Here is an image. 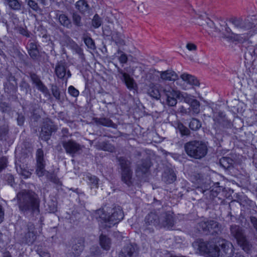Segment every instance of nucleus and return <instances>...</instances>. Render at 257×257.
Masks as SVG:
<instances>
[{
	"label": "nucleus",
	"instance_id": "nucleus-1",
	"mask_svg": "<svg viewBox=\"0 0 257 257\" xmlns=\"http://www.w3.org/2000/svg\"><path fill=\"white\" fill-rule=\"evenodd\" d=\"M200 252L211 257H232L233 254V246L228 241L218 238L209 241L198 240L193 243Z\"/></svg>",
	"mask_w": 257,
	"mask_h": 257
},
{
	"label": "nucleus",
	"instance_id": "nucleus-2",
	"mask_svg": "<svg viewBox=\"0 0 257 257\" xmlns=\"http://www.w3.org/2000/svg\"><path fill=\"white\" fill-rule=\"evenodd\" d=\"M17 199L21 211H29L36 214L39 213L40 200L38 195L34 192L22 190L18 193Z\"/></svg>",
	"mask_w": 257,
	"mask_h": 257
},
{
	"label": "nucleus",
	"instance_id": "nucleus-3",
	"mask_svg": "<svg viewBox=\"0 0 257 257\" xmlns=\"http://www.w3.org/2000/svg\"><path fill=\"white\" fill-rule=\"evenodd\" d=\"M95 216L98 221L104 224L105 227H111L123 218L124 214L122 209L117 207L111 210V214L108 213L107 210L99 209L96 211Z\"/></svg>",
	"mask_w": 257,
	"mask_h": 257
},
{
	"label": "nucleus",
	"instance_id": "nucleus-4",
	"mask_svg": "<svg viewBox=\"0 0 257 257\" xmlns=\"http://www.w3.org/2000/svg\"><path fill=\"white\" fill-rule=\"evenodd\" d=\"M186 154L191 158L200 159L207 154V148L205 143L201 141H190L184 146Z\"/></svg>",
	"mask_w": 257,
	"mask_h": 257
},
{
	"label": "nucleus",
	"instance_id": "nucleus-5",
	"mask_svg": "<svg viewBox=\"0 0 257 257\" xmlns=\"http://www.w3.org/2000/svg\"><path fill=\"white\" fill-rule=\"evenodd\" d=\"M229 22L233 25V32L231 35L239 36L244 39H248L254 33V31H249L245 20L240 18H233L229 20Z\"/></svg>",
	"mask_w": 257,
	"mask_h": 257
},
{
	"label": "nucleus",
	"instance_id": "nucleus-6",
	"mask_svg": "<svg viewBox=\"0 0 257 257\" xmlns=\"http://www.w3.org/2000/svg\"><path fill=\"white\" fill-rule=\"evenodd\" d=\"M230 234L236 239L238 244L246 252H248L251 245L246 239L244 230L237 225H232L230 227Z\"/></svg>",
	"mask_w": 257,
	"mask_h": 257
},
{
	"label": "nucleus",
	"instance_id": "nucleus-7",
	"mask_svg": "<svg viewBox=\"0 0 257 257\" xmlns=\"http://www.w3.org/2000/svg\"><path fill=\"white\" fill-rule=\"evenodd\" d=\"M162 95L164 97L166 104L170 106H174L179 99V90L175 88L171 84H166L161 87Z\"/></svg>",
	"mask_w": 257,
	"mask_h": 257
},
{
	"label": "nucleus",
	"instance_id": "nucleus-8",
	"mask_svg": "<svg viewBox=\"0 0 257 257\" xmlns=\"http://www.w3.org/2000/svg\"><path fill=\"white\" fill-rule=\"evenodd\" d=\"M121 169L122 181L128 186L132 184L133 171L131 168V162L123 157L118 159Z\"/></svg>",
	"mask_w": 257,
	"mask_h": 257
},
{
	"label": "nucleus",
	"instance_id": "nucleus-9",
	"mask_svg": "<svg viewBox=\"0 0 257 257\" xmlns=\"http://www.w3.org/2000/svg\"><path fill=\"white\" fill-rule=\"evenodd\" d=\"M103 33L104 35L111 36V40L115 43L118 48L126 45L124 35L116 29L113 28L112 30L110 27H106L103 29Z\"/></svg>",
	"mask_w": 257,
	"mask_h": 257
},
{
	"label": "nucleus",
	"instance_id": "nucleus-10",
	"mask_svg": "<svg viewBox=\"0 0 257 257\" xmlns=\"http://www.w3.org/2000/svg\"><path fill=\"white\" fill-rule=\"evenodd\" d=\"M181 81L177 82L180 88L187 90L189 89L187 84L192 86H199L200 85L199 80L194 76L188 73H183L180 75Z\"/></svg>",
	"mask_w": 257,
	"mask_h": 257
},
{
	"label": "nucleus",
	"instance_id": "nucleus-11",
	"mask_svg": "<svg viewBox=\"0 0 257 257\" xmlns=\"http://www.w3.org/2000/svg\"><path fill=\"white\" fill-rule=\"evenodd\" d=\"M61 144L65 149L66 153L69 154L72 156L81 151L82 146L77 143L75 141L72 139L69 140H62Z\"/></svg>",
	"mask_w": 257,
	"mask_h": 257
},
{
	"label": "nucleus",
	"instance_id": "nucleus-12",
	"mask_svg": "<svg viewBox=\"0 0 257 257\" xmlns=\"http://www.w3.org/2000/svg\"><path fill=\"white\" fill-rule=\"evenodd\" d=\"M45 161L44 159V153L42 149H38L36 153V174L42 177L45 174Z\"/></svg>",
	"mask_w": 257,
	"mask_h": 257
},
{
	"label": "nucleus",
	"instance_id": "nucleus-13",
	"mask_svg": "<svg viewBox=\"0 0 257 257\" xmlns=\"http://www.w3.org/2000/svg\"><path fill=\"white\" fill-rule=\"evenodd\" d=\"M160 227L170 228L173 226L174 220L172 213L163 212L160 214Z\"/></svg>",
	"mask_w": 257,
	"mask_h": 257
},
{
	"label": "nucleus",
	"instance_id": "nucleus-14",
	"mask_svg": "<svg viewBox=\"0 0 257 257\" xmlns=\"http://www.w3.org/2000/svg\"><path fill=\"white\" fill-rule=\"evenodd\" d=\"M55 73L57 77L60 79H63L65 77L68 79L71 75L69 70L66 71V65L62 62H60L56 65Z\"/></svg>",
	"mask_w": 257,
	"mask_h": 257
},
{
	"label": "nucleus",
	"instance_id": "nucleus-15",
	"mask_svg": "<svg viewBox=\"0 0 257 257\" xmlns=\"http://www.w3.org/2000/svg\"><path fill=\"white\" fill-rule=\"evenodd\" d=\"M215 32L220 33L223 37H229L231 34V30L227 27L225 21L220 20L216 24Z\"/></svg>",
	"mask_w": 257,
	"mask_h": 257
},
{
	"label": "nucleus",
	"instance_id": "nucleus-16",
	"mask_svg": "<svg viewBox=\"0 0 257 257\" xmlns=\"http://www.w3.org/2000/svg\"><path fill=\"white\" fill-rule=\"evenodd\" d=\"M160 214L157 212H151L146 217L145 222L147 225L160 226Z\"/></svg>",
	"mask_w": 257,
	"mask_h": 257
},
{
	"label": "nucleus",
	"instance_id": "nucleus-17",
	"mask_svg": "<svg viewBox=\"0 0 257 257\" xmlns=\"http://www.w3.org/2000/svg\"><path fill=\"white\" fill-rule=\"evenodd\" d=\"M160 78L163 81H175L178 79V75L174 71L168 70L159 72Z\"/></svg>",
	"mask_w": 257,
	"mask_h": 257
},
{
	"label": "nucleus",
	"instance_id": "nucleus-18",
	"mask_svg": "<svg viewBox=\"0 0 257 257\" xmlns=\"http://www.w3.org/2000/svg\"><path fill=\"white\" fill-rule=\"evenodd\" d=\"M150 167V162L148 160L143 161L138 163L136 170L137 175L142 176L148 172Z\"/></svg>",
	"mask_w": 257,
	"mask_h": 257
},
{
	"label": "nucleus",
	"instance_id": "nucleus-19",
	"mask_svg": "<svg viewBox=\"0 0 257 257\" xmlns=\"http://www.w3.org/2000/svg\"><path fill=\"white\" fill-rule=\"evenodd\" d=\"M36 238L34 226L31 224L28 227V231L25 235L24 241L26 243L32 244L34 242Z\"/></svg>",
	"mask_w": 257,
	"mask_h": 257
},
{
	"label": "nucleus",
	"instance_id": "nucleus-20",
	"mask_svg": "<svg viewBox=\"0 0 257 257\" xmlns=\"http://www.w3.org/2000/svg\"><path fill=\"white\" fill-rule=\"evenodd\" d=\"M135 251V246L130 244L121 249L119 253L118 257H134Z\"/></svg>",
	"mask_w": 257,
	"mask_h": 257
},
{
	"label": "nucleus",
	"instance_id": "nucleus-21",
	"mask_svg": "<svg viewBox=\"0 0 257 257\" xmlns=\"http://www.w3.org/2000/svg\"><path fill=\"white\" fill-rule=\"evenodd\" d=\"M161 86H164V85H160L159 88L158 87L154 84H150V87L148 90V93L152 97L159 99L162 95V92H161Z\"/></svg>",
	"mask_w": 257,
	"mask_h": 257
},
{
	"label": "nucleus",
	"instance_id": "nucleus-22",
	"mask_svg": "<svg viewBox=\"0 0 257 257\" xmlns=\"http://www.w3.org/2000/svg\"><path fill=\"white\" fill-rule=\"evenodd\" d=\"M115 67L117 68L118 72L122 75L124 82L127 87L129 89H133L134 88L135 81L134 79L131 77L128 74L123 72L122 70L120 69L117 65Z\"/></svg>",
	"mask_w": 257,
	"mask_h": 257
},
{
	"label": "nucleus",
	"instance_id": "nucleus-23",
	"mask_svg": "<svg viewBox=\"0 0 257 257\" xmlns=\"http://www.w3.org/2000/svg\"><path fill=\"white\" fill-rule=\"evenodd\" d=\"M84 248V241L83 240H79L77 243L74 244L72 248V253L74 257L79 256Z\"/></svg>",
	"mask_w": 257,
	"mask_h": 257
},
{
	"label": "nucleus",
	"instance_id": "nucleus-24",
	"mask_svg": "<svg viewBox=\"0 0 257 257\" xmlns=\"http://www.w3.org/2000/svg\"><path fill=\"white\" fill-rule=\"evenodd\" d=\"M249 31L257 26V15H249L245 19Z\"/></svg>",
	"mask_w": 257,
	"mask_h": 257
},
{
	"label": "nucleus",
	"instance_id": "nucleus-25",
	"mask_svg": "<svg viewBox=\"0 0 257 257\" xmlns=\"http://www.w3.org/2000/svg\"><path fill=\"white\" fill-rule=\"evenodd\" d=\"M176 175L171 170L166 171L163 175V179L167 183H172L176 180Z\"/></svg>",
	"mask_w": 257,
	"mask_h": 257
},
{
	"label": "nucleus",
	"instance_id": "nucleus-26",
	"mask_svg": "<svg viewBox=\"0 0 257 257\" xmlns=\"http://www.w3.org/2000/svg\"><path fill=\"white\" fill-rule=\"evenodd\" d=\"M208 227L209 230L207 232H210L213 234L220 232V227L219 223L216 221L213 220L208 221Z\"/></svg>",
	"mask_w": 257,
	"mask_h": 257
},
{
	"label": "nucleus",
	"instance_id": "nucleus-27",
	"mask_svg": "<svg viewBox=\"0 0 257 257\" xmlns=\"http://www.w3.org/2000/svg\"><path fill=\"white\" fill-rule=\"evenodd\" d=\"M76 8L82 14L89 10V6L85 0H79L75 4Z\"/></svg>",
	"mask_w": 257,
	"mask_h": 257
},
{
	"label": "nucleus",
	"instance_id": "nucleus-28",
	"mask_svg": "<svg viewBox=\"0 0 257 257\" xmlns=\"http://www.w3.org/2000/svg\"><path fill=\"white\" fill-rule=\"evenodd\" d=\"M99 243L101 247L105 250H108L110 248L111 241L105 235L101 234L99 237Z\"/></svg>",
	"mask_w": 257,
	"mask_h": 257
},
{
	"label": "nucleus",
	"instance_id": "nucleus-29",
	"mask_svg": "<svg viewBox=\"0 0 257 257\" xmlns=\"http://www.w3.org/2000/svg\"><path fill=\"white\" fill-rule=\"evenodd\" d=\"M57 16L58 21L61 25L67 28H71L72 26L71 23L70 19L67 16L64 14H60L59 15H57Z\"/></svg>",
	"mask_w": 257,
	"mask_h": 257
},
{
	"label": "nucleus",
	"instance_id": "nucleus-30",
	"mask_svg": "<svg viewBox=\"0 0 257 257\" xmlns=\"http://www.w3.org/2000/svg\"><path fill=\"white\" fill-rule=\"evenodd\" d=\"M202 25L209 34L216 32V25H215L213 22L211 20L208 19L205 23Z\"/></svg>",
	"mask_w": 257,
	"mask_h": 257
},
{
	"label": "nucleus",
	"instance_id": "nucleus-31",
	"mask_svg": "<svg viewBox=\"0 0 257 257\" xmlns=\"http://www.w3.org/2000/svg\"><path fill=\"white\" fill-rule=\"evenodd\" d=\"M179 99L183 100L184 101L190 104L194 99V96L186 92H183L179 90Z\"/></svg>",
	"mask_w": 257,
	"mask_h": 257
},
{
	"label": "nucleus",
	"instance_id": "nucleus-32",
	"mask_svg": "<svg viewBox=\"0 0 257 257\" xmlns=\"http://www.w3.org/2000/svg\"><path fill=\"white\" fill-rule=\"evenodd\" d=\"M95 122L97 124H100L106 126H113L112 121L106 118H96L95 119Z\"/></svg>",
	"mask_w": 257,
	"mask_h": 257
},
{
	"label": "nucleus",
	"instance_id": "nucleus-33",
	"mask_svg": "<svg viewBox=\"0 0 257 257\" xmlns=\"http://www.w3.org/2000/svg\"><path fill=\"white\" fill-rule=\"evenodd\" d=\"M52 132V128L48 126H44L42 128L41 136L45 140H47L50 138Z\"/></svg>",
	"mask_w": 257,
	"mask_h": 257
},
{
	"label": "nucleus",
	"instance_id": "nucleus-34",
	"mask_svg": "<svg viewBox=\"0 0 257 257\" xmlns=\"http://www.w3.org/2000/svg\"><path fill=\"white\" fill-rule=\"evenodd\" d=\"M10 8L15 11L21 9V4L18 0H6Z\"/></svg>",
	"mask_w": 257,
	"mask_h": 257
},
{
	"label": "nucleus",
	"instance_id": "nucleus-35",
	"mask_svg": "<svg viewBox=\"0 0 257 257\" xmlns=\"http://www.w3.org/2000/svg\"><path fill=\"white\" fill-rule=\"evenodd\" d=\"M190 106L194 114H197L200 112V103L197 100L194 99L190 104Z\"/></svg>",
	"mask_w": 257,
	"mask_h": 257
},
{
	"label": "nucleus",
	"instance_id": "nucleus-36",
	"mask_svg": "<svg viewBox=\"0 0 257 257\" xmlns=\"http://www.w3.org/2000/svg\"><path fill=\"white\" fill-rule=\"evenodd\" d=\"M189 126L191 130L196 131L201 127V123L197 119L193 118L190 122Z\"/></svg>",
	"mask_w": 257,
	"mask_h": 257
},
{
	"label": "nucleus",
	"instance_id": "nucleus-37",
	"mask_svg": "<svg viewBox=\"0 0 257 257\" xmlns=\"http://www.w3.org/2000/svg\"><path fill=\"white\" fill-rule=\"evenodd\" d=\"M17 171L20 175L24 176V178H28L31 175V172L25 168H22L21 166L17 167Z\"/></svg>",
	"mask_w": 257,
	"mask_h": 257
},
{
	"label": "nucleus",
	"instance_id": "nucleus-38",
	"mask_svg": "<svg viewBox=\"0 0 257 257\" xmlns=\"http://www.w3.org/2000/svg\"><path fill=\"white\" fill-rule=\"evenodd\" d=\"M102 24L101 18L97 14H95L92 20V25L95 28H99Z\"/></svg>",
	"mask_w": 257,
	"mask_h": 257
},
{
	"label": "nucleus",
	"instance_id": "nucleus-39",
	"mask_svg": "<svg viewBox=\"0 0 257 257\" xmlns=\"http://www.w3.org/2000/svg\"><path fill=\"white\" fill-rule=\"evenodd\" d=\"M28 5L35 12L41 11V9L38 3L33 0H26Z\"/></svg>",
	"mask_w": 257,
	"mask_h": 257
},
{
	"label": "nucleus",
	"instance_id": "nucleus-40",
	"mask_svg": "<svg viewBox=\"0 0 257 257\" xmlns=\"http://www.w3.org/2000/svg\"><path fill=\"white\" fill-rule=\"evenodd\" d=\"M72 21L74 24L77 27L82 26L81 17L77 13H73L72 15Z\"/></svg>",
	"mask_w": 257,
	"mask_h": 257
},
{
	"label": "nucleus",
	"instance_id": "nucleus-41",
	"mask_svg": "<svg viewBox=\"0 0 257 257\" xmlns=\"http://www.w3.org/2000/svg\"><path fill=\"white\" fill-rule=\"evenodd\" d=\"M177 128L179 130L182 135L188 136L190 134L189 130L181 123H178Z\"/></svg>",
	"mask_w": 257,
	"mask_h": 257
},
{
	"label": "nucleus",
	"instance_id": "nucleus-42",
	"mask_svg": "<svg viewBox=\"0 0 257 257\" xmlns=\"http://www.w3.org/2000/svg\"><path fill=\"white\" fill-rule=\"evenodd\" d=\"M208 221H202L198 223L197 228L199 231H203L205 232H207L208 231Z\"/></svg>",
	"mask_w": 257,
	"mask_h": 257
},
{
	"label": "nucleus",
	"instance_id": "nucleus-43",
	"mask_svg": "<svg viewBox=\"0 0 257 257\" xmlns=\"http://www.w3.org/2000/svg\"><path fill=\"white\" fill-rule=\"evenodd\" d=\"M87 178L89 181V183H90L93 186H94L96 188H98V179L95 176H92L90 174H89L87 176Z\"/></svg>",
	"mask_w": 257,
	"mask_h": 257
},
{
	"label": "nucleus",
	"instance_id": "nucleus-44",
	"mask_svg": "<svg viewBox=\"0 0 257 257\" xmlns=\"http://www.w3.org/2000/svg\"><path fill=\"white\" fill-rule=\"evenodd\" d=\"M37 252L41 257H50V253L41 247L38 248Z\"/></svg>",
	"mask_w": 257,
	"mask_h": 257
},
{
	"label": "nucleus",
	"instance_id": "nucleus-45",
	"mask_svg": "<svg viewBox=\"0 0 257 257\" xmlns=\"http://www.w3.org/2000/svg\"><path fill=\"white\" fill-rule=\"evenodd\" d=\"M68 92L72 96L76 97L79 95V92L73 86H70L68 88Z\"/></svg>",
	"mask_w": 257,
	"mask_h": 257
},
{
	"label": "nucleus",
	"instance_id": "nucleus-46",
	"mask_svg": "<svg viewBox=\"0 0 257 257\" xmlns=\"http://www.w3.org/2000/svg\"><path fill=\"white\" fill-rule=\"evenodd\" d=\"M84 42L87 46L92 49H94L95 45L93 40L90 37H87L84 39Z\"/></svg>",
	"mask_w": 257,
	"mask_h": 257
},
{
	"label": "nucleus",
	"instance_id": "nucleus-47",
	"mask_svg": "<svg viewBox=\"0 0 257 257\" xmlns=\"http://www.w3.org/2000/svg\"><path fill=\"white\" fill-rule=\"evenodd\" d=\"M8 160L6 157H3L0 158V173L7 166Z\"/></svg>",
	"mask_w": 257,
	"mask_h": 257
},
{
	"label": "nucleus",
	"instance_id": "nucleus-48",
	"mask_svg": "<svg viewBox=\"0 0 257 257\" xmlns=\"http://www.w3.org/2000/svg\"><path fill=\"white\" fill-rule=\"evenodd\" d=\"M38 89L42 91L43 93L47 94L48 92V90L47 87L43 84L41 81L40 83L36 85Z\"/></svg>",
	"mask_w": 257,
	"mask_h": 257
},
{
	"label": "nucleus",
	"instance_id": "nucleus-49",
	"mask_svg": "<svg viewBox=\"0 0 257 257\" xmlns=\"http://www.w3.org/2000/svg\"><path fill=\"white\" fill-rule=\"evenodd\" d=\"M30 77L31 80L36 85L41 82L38 76L35 73H31Z\"/></svg>",
	"mask_w": 257,
	"mask_h": 257
},
{
	"label": "nucleus",
	"instance_id": "nucleus-50",
	"mask_svg": "<svg viewBox=\"0 0 257 257\" xmlns=\"http://www.w3.org/2000/svg\"><path fill=\"white\" fill-rule=\"evenodd\" d=\"M217 115H214V120H217L218 122L220 123L221 120L223 119L225 115L222 112H219L217 113Z\"/></svg>",
	"mask_w": 257,
	"mask_h": 257
},
{
	"label": "nucleus",
	"instance_id": "nucleus-51",
	"mask_svg": "<svg viewBox=\"0 0 257 257\" xmlns=\"http://www.w3.org/2000/svg\"><path fill=\"white\" fill-rule=\"evenodd\" d=\"M52 92L53 96L57 99L60 98V93L56 86L53 87L52 88Z\"/></svg>",
	"mask_w": 257,
	"mask_h": 257
},
{
	"label": "nucleus",
	"instance_id": "nucleus-52",
	"mask_svg": "<svg viewBox=\"0 0 257 257\" xmlns=\"http://www.w3.org/2000/svg\"><path fill=\"white\" fill-rule=\"evenodd\" d=\"M186 47L190 51H196L197 50V46L193 43H188Z\"/></svg>",
	"mask_w": 257,
	"mask_h": 257
},
{
	"label": "nucleus",
	"instance_id": "nucleus-53",
	"mask_svg": "<svg viewBox=\"0 0 257 257\" xmlns=\"http://www.w3.org/2000/svg\"><path fill=\"white\" fill-rule=\"evenodd\" d=\"M228 161H231L229 159L227 158H222L220 160V163L221 166L224 168H228L229 167Z\"/></svg>",
	"mask_w": 257,
	"mask_h": 257
},
{
	"label": "nucleus",
	"instance_id": "nucleus-54",
	"mask_svg": "<svg viewBox=\"0 0 257 257\" xmlns=\"http://www.w3.org/2000/svg\"><path fill=\"white\" fill-rule=\"evenodd\" d=\"M118 60L120 63H126L127 62L128 60L127 55L125 54H122V55H120V56L118 58Z\"/></svg>",
	"mask_w": 257,
	"mask_h": 257
},
{
	"label": "nucleus",
	"instance_id": "nucleus-55",
	"mask_svg": "<svg viewBox=\"0 0 257 257\" xmlns=\"http://www.w3.org/2000/svg\"><path fill=\"white\" fill-rule=\"evenodd\" d=\"M29 54L33 59H36L38 56L39 52L36 50H29Z\"/></svg>",
	"mask_w": 257,
	"mask_h": 257
},
{
	"label": "nucleus",
	"instance_id": "nucleus-56",
	"mask_svg": "<svg viewBox=\"0 0 257 257\" xmlns=\"http://www.w3.org/2000/svg\"><path fill=\"white\" fill-rule=\"evenodd\" d=\"M5 217V209L0 204V223H1L4 219Z\"/></svg>",
	"mask_w": 257,
	"mask_h": 257
},
{
	"label": "nucleus",
	"instance_id": "nucleus-57",
	"mask_svg": "<svg viewBox=\"0 0 257 257\" xmlns=\"http://www.w3.org/2000/svg\"><path fill=\"white\" fill-rule=\"evenodd\" d=\"M25 120L24 116L23 115H18V116L17 117V121L18 123V124L20 125H22L23 124Z\"/></svg>",
	"mask_w": 257,
	"mask_h": 257
},
{
	"label": "nucleus",
	"instance_id": "nucleus-58",
	"mask_svg": "<svg viewBox=\"0 0 257 257\" xmlns=\"http://www.w3.org/2000/svg\"><path fill=\"white\" fill-rule=\"evenodd\" d=\"M19 31L21 34L24 36H25L28 37L30 36L28 32L23 28H20L19 29Z\"/></svg>",
	"mask_w": 257,
	"mask_h": 257
},
{
	"label": "nucleus",
	"instance_id": "nucleus-59",
	"mask_svg": "<svg viewBox=\"0 0 257 257\" xmlns=\"http://www.w3.org/2000/svg\"><path fill=\"white\" fill-rule=\"evenodd\" d=\"M250 221L254 228L257 230V218L255 217H250Z\"/></svg>",
	"mask_w": 257,
	"mask_h": 257
},
{
	"label": "nucleus",
	"instance_id": "nucleus-60",
	"mask_svg": "<svg viewBox=\"0 0 257 257\" xmlns=\"http://www.w3.org/2000/svg\"><path fill=\"white\" fill-rule=\"evenodd\" d=\"M37 49V45L34 42H31L29 45V50H36Z\"/></svg>",
	"mask_w": 257,
	"mask_h": 257
},
{
	"label": "nucleus",
	"instance_id": "nucleus-61",
	"mask_svg": "<svg viewBox=\"0 0 257 257\" xmlns=\"http://www.w3.org/2000/svg\"><path fill=\"white\" fill-rule=\"evenodd\" d=\"M62 132L63 135H62V138H61V141H62V140H66V135L68 133V129L65 128H63L62 130Z\"/></svg>",
	"mask_w": 257,
	"mask_h": 257
},
{
	"label": "nucleus",
	"instance_id": "nucleus-62",
	"mask_svg": "<svg viewBox=\"0 0 257 257\" xmlns=\"http://www.w3.org/2000/svg\"><path fill=\"white\" fill-rule=\"evenodd\" d=\"M117 53L118 54H120V55H122V54H124L125 53L122 52L119 48L117 50Z\"/></svg>",
	"mask_w": 257,
	"mask_h": 257
},
{
	"label": "nucleus",
	"instance_id": "nucleus-63",
	"mask_svg": "<svg viewBox=\"0 0 257 257\" xmlns=\"http://www.w3.org/2000/svg\"><path fill=\"white\" fill-rule=\"evenodd\" d=\"M3 257H11L9 252H5L4 253Z\"/></svg>",
	"mask_w": 257,
	"mask_h": 257
},
{
	"label": "nucleus",
	"instance_id": "nucleus-64",
	"mask_svg": "<svg viewBox=\"0 0 257 257\" xmlns=\"http://www.w3.org/2000/svg\"><path fill=\"white\" fill-rule=\"evenodd\" d=\"M38 1L44 5H45L46 4V0H38Z\"/></svg>",
	"mask_w": 257,
	"mask_h": 257
}]
</instances>
